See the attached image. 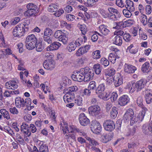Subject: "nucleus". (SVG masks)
<instances>
[{
  "label": "nucleus",
  "instance_id": "1",
  "mask_svg": "<svg viewBox=\"0 0 152 152\" xmlns=\"http://www.w3.org/2000/svg\"><path fill=\"white\" fill-rule=\"evenodd\" d=\"M94 75L93 71L88 67L81 68L79 71H75L72 76V79L75 81L87 82L92 80Z\"/></svg>",
  "mask_w": 152,
  "mask_h": 152
},
{
  "label": "nucleus",
  "instance_id": "2",
  "mask_svg": "<svg viewBox=\"0 0 152 152\" xmlns=\"http://www.w3.org/2000/svg\"><path fill=\"white\" fill-rule=\"evenodd\" d=\"M123 118L127 121H130V124L131 125L139 121L137 115L134 116L133 110L130 108L126 110L124 115Z\"/></svg>",
  "mask_w": 152,
  "mask_h": 152
},
{
  "label": "nucleus",
  "instance_id": "3",
  "mask_svg": "<svg viewBox=\"0 0 152 152\" xmlns=\"http://www.w3.org/2000/svg\"><path fill=\"white\" fill-rule=\"evenodd\" d=\"M37 40L35 36L31 34L28 36L26 39L25 44L26 48L28 50L34 49L37 45Z\"/></svg>",
  "mask_w": 152,
  "mask_h": 152
},
{
  "label": "nucleus",
  "instance_id": "4",
  "mask_svg": "<svg viewBox=\"0 0 152 152\" xmlns=\"http://www.w3.org/2000/svg\"><path fill=\"white\" fill-rule=\"evenodd\" d=\"M146 83L145 80L141 79L136 83L132 84L130 91L132 92L135 91L137 92L140 91L145 87Z\"/></svg>",
  "mask_w": 152,
  "mask_h": 152
},
{
  "label": "nucleus",
  "instance_id": "5",
  "mask_svg": "<svg viewBox=\"0 0 152 152\" xmlns=\"http://www.w3.org/2000/svg\"><path fill=\"white\" fill-rule=\"evenodd\" d=\"M28 10L25 12L24 15L25 16L29 17L35 15L38 11V8L34 4L29 3L27 5Z\"/></svg>",
  "mask_w": 152,
  "mask_h": 152
},
{
  "label": "nucleus",
  "instance_id": "6",
  "mask_svg": "<svg viewBox=\"0 0 152 152\" xmlns=\"http://www.w3.org/2000/svg\"><path fill=\"white\" fill-rule=\"evenodd\" d=\"M53 33L52 30L49 27L46 28L44 30L43 35V39L47 44L52 43V38L50 37Z\"/></svg>",
  "mask_w": 152,
  "mask_h": 152
},
{
  "label": "nucleus",
  "instance_id": "7",
  "mask_svg": "<svg viewBox=\"0 0 152 152\" xmlns=\"http://www.w3.org/2000/svg\"><path fill=\"white\" fill-rule=\"evenodd\" d=\"M108 11L110 12L108 17L109 19L116 21L120 17V13L117 10L112 7H110L108 9Z\"/></svg>",
  "mask_w": 152,
  "mask_h": 152
},
{
  "label": "nucleus",
  "instance_id": "8",
  "mask_svg": "<svg viewBox=\"0 0 152 152\" xmlns=\"http://www.w3.org/2000/svg\"><path fill=\"white\" fill-rule=\"evenodd\" d=\"M104 129L108 132H111L115 128V124L114 122L110 119L105 121L103 124Z\"/></svg>",
  "mask_w": 152,
  "mask_h": 152
},
{
  "label": "nucleus",
  "instance_id": "9",
  "mask_svg": "<svg viewBox=\"0 0 152 152\" xmlns=\"http://www.w3.org/2000/svg\"><path fill=\"white\" fill-rule=\"evenodd\" d=\"M100 108L98 105H94L90 106L88 108V112L90 114L96 117H97L101 113Z\"/></svg>",
  "mask_w": 152,
  "mask_h": 152
},
{
  "label": "nucleus",
  "instance_id": "10",
  "mask_svg": "<svg viewBox=\"0 0 152 152\" xmlns=\"http://www.w3.org/2000/svg\"><path fill=\"white\" fill-rule=\"evenodd\" d=\"M90 128L91 131L96 134L99 133L101 131L102 128L100 123L96 120H94L92 121Z\"/></svg>",
  "mask_w": 152,
  "mask_h": 152
},
{
  "label": "nucleus",
  "instance_id": "11",
  "mask_svg": "<svg viewBox=\"0 0 152 152\" xmlns=\"http://www.w3.org/2000/svg\"><path fill=\"white\" fill-rule=\"evenodd\" d=\"M20 130L22 133L24 134V136L26 137H29L31 135V132L29 129V126L26 124L23 123L21 126Z\"/></svg>",
  "mask_w": 152,
  "mask_h": 152
},
{
  "label": "nucleus",
  "instance_id": "12",
  "mask_svg": "<svg viewBox=\"0 0 152 152\" xmlns=\"http://www.w3.org/2000/svg\"><path fill=\"white\" fill-rule=\"evenodd\" d=\"M79 120L81 125L84 126L88 124L90 122L89 119L83 113H81L79 115Z\"/></svg>",
  "mask_w": 152,
  "mask_h": 152
},
{
  "label": "nucleus",
  "instance_id": "13",
  "mask_svg": "<svg viewBox=\"0 0 152 152\" xmlns=\"http://www.w3.org/2000/svg\"><path fill=\"white\" fill-rule=\"evenodd\" d=\"M136 69V67L132 65L125 64L124 65V71L126 73L129 74L133 73Z\"/></svg>",
  "mask_w": 152,
  "mask_h": 152
},
{
  "label": "nucleus",
  "instance_id": "14",
  "mask_svg": "<svg viewBox=\"0 0 152 152\" xmlns=\"http://www.w3.org/2000/svg\"><path fill=\"white\" fill-rule=\"evenodd\" d=\"M5 86L7 89L15 90L17 88L18 86L16 81L12 80L7 82L5 84Z\"/></svg>",
  "mask_w": 152,
  "mask_h": 152
},
{
  "label": "nucleus",
  "instance_id": "15",
  "mask_svg": "<svg viewBox=\"0 0 152 152\" xmlns=\"http://www.w3.org/2000/svg\"><path fill=\"white\" fill-rule=\"evenodd\" d=\"M129 99L128 96L124 95L121 96L118 100V104L121 106H125L129 102Z\"/></svg>",
  "mask_w": 152,
  "mask_h": 152
},
{
  "label": "nucleus",
  "instance_id": "16",
  "mask_svg": "<svg viewBox=\"0 0 152 152\" xmlns=\"http://www.w3.org/2000/svg\"><path fill=\"white\" fill-rule=\"evenodd\" d=\"M142 108L141 113H140L137 115L139 121H142L145 115V113L148 111V109L144 105L140 107Z\"/></svg>",
  "mask_w": 152,
  "mask_h": 152
},
{
  "label": "nucleus",
  "instance_id": "17",
  "mask_svg": "<svg viewBox=\"0 0 152 152\" xmlns=\"http://www.w3.org/2000/svg\"><path fill=\"white\" fill-rule=\"evenodd\" d=\"M15 104L16 106L19 108H21L25 106V102L23 98L18 97L15 99Z\"/></svg>",
  "mask_w": 152,
  "mask_h": 152
},
{
  "label": "nucleus",
  "instance_id": "18",
  "mask_svg": "<svg viewBox=\"0 0 152 152\" xmlns=\"http://www.w3.org/2000/svg\"><path fill=\"white\" fill-rule=\"evenodd\" d=\"M142 71L144 73H148L151 70V67L150 66L149 63L145 62L142 64L141 68Z\"/></svg>",
  "mask_w": 152,
  "mask_h": 152
},
{
  "label": "nucleus",
  "instance_id": "19",
  "mask_svg": "<svg viewBox=\"0 0 152 152\" xmlns=\"http://www.w3.org/2000/svg\"><path fill=\"white\" fill-rule=\"evenodd\" d=\"M61 44L58 42H54L47 48V50H57L61 46Z\"/></svg>",
  "mask_w": 152,
  "mask_h": 152
},
{
  "label": "nucleus",
  "instance_id": "20",
  "mask_svg": "<svg viewBox=\"0 0 152 152\" xmlns=\"http://www.w3.org/2000/svg\"><path fill=\"white\" fill-rule=\"evenodd\" d=\"M43 66L44 68L48 70H52L54 67V65L51 61H48L46 60L43 63Z\"/></svg>",
  "mask_w": 152,
  "mask_h": 152
},
{
  "label": "nucleus",
  "instance_id": "21",
  "mask_svg": "<svg viewBox=\"0 0 152 152\" xmlns=\"http://www.w3.org/2000/svg\"><path fill=\"white\" fill-rule=\"evenodd\" d=\"M99 31L102 34V35H107L110 32L109 30L104 25H100L99 27Z\"/></svg>",
  "mask_w": 152,
  "mask_h": 152
},
{
  "label": "nucleus",
  "instance_id": "22",
  "mask_svg": "<svg viewBox=\"0 0 152 152\" xmlns=\"http://www.w3.org/2000/svg\"><path fill=\"white\" fill-rule=\"evenodd\" d=\"M126 5L125 4V7L127 9H129L130 11H133L134 10V3L132 1L130 0H126L125 2Z\"/></svg>",
  "mask_w": 152,
  "mask_h": 152
},
{
  "label": "nucleus",
  "instance_id": "23",
  "mask_svg": "<svg viewBox=\"0 0 152 152\" xmlns=\"http://www.w3.org/2000/svg\"><path fill=\"white\" fill-rule=\"evenodd\" d=\"M146 91L147 90H146L145 91L146 93L144 96L146 102L147 104H150L152 102V94Z\"/></svg>",
  "mask_w": 152,
  "mask_h": 152
},
{
  "label": "nucleus",
  "instance_id": "24",
  "mask_svg": "<svg viewBox=\"0 0 152 152\" xmlns=\"http://www.w3.org/2000/svg\"><path fill=\"white\" fill-rule=\"evenodd\" d=\"M122 79L120 76H114V83L116 87H118L122 84Z\"/></svg>",
  "mask_w": 152,
  "mask_h": 152
},
{
  "label": "nucleus",
  "instance_id": "25",
  "mask_svg": "<svg viewBox=\"0 0 152 152\" xmlns=\"http://www.w3.org/2000/svg\"><path fill=\"white\" fill-rule=\"evenodd\" d=\"M17 28H18L16 26L13 29V34L14 36L15 37H17L23 36L24 34V32L23 31H20L19 29Z\"/></svg>",
  "mask_w": 152,
  "mask_h": 152
},
{
  "label": "nucleus",
  "instance_id": "26",
  "mask_svg": "<svg viewBox=\"0 0 152 152\" xmlns=\"http://www.w3.org/2000/svg\"><path fill=\"white\" fill-rule=\"evenodd\" d=\"M118 109L115 107H112V110L110 112V116L111 118H115L118 114Z\"/></svg>",
  "mask_w": 152,
  "mask_h": 152
},
{
  "label": "nucleus",
  "instance_id": "27",
  "mask_svg": "<svg viewBox=\"0 0 152 152\" xmlns=\"http://www.w3.org/2000/svg\"><path fill=\"white\" fill-rule=\"evenodd\" d=\"M113 40V43L116 45L121 46L122 44V38L121 37L118 35H117L115 37Z\"/></svg>",
  "mask_w": 152,
  "mask_h": 152
},
{
  "label": "nucleus",
  "instance_id": "28",
  "mask_svg": "<svg viewBox=\"0 0 152 152\" xmlns=\"http://www.w3.org/2000/svg\"><path fill=\"white\" fill-rule=\"evenodd\" d=\"M105 89V86L104 83H102L99 85L96 89V93L97 94H101Z\"/></svg>",
  "mask_w": 152,
  "mask_h": 152
},
{
  "label": "nucleus",
  "instance_id": "29",
  "mask_svg": "<svg viewBox=\"0 0 152 152\" xmlns=\"http://www.w3.org/2000/svg\"><path fill=\"white\" fill-rule=\"evenodd\" d=\"M137 130V127L135 126L131 128H130L129 130V132L126 134L127 137H129L130 136H133L136 132Z\"/></svg>",
  "mask_w": 152,
  "mask_h": 152
},
{
  "label": "nucleus",
  "instance_id": "30",
  "mask_svg": "<svg viewBox=\"0 0 152 152\" xmlns=\"http://www.w3.org/2000/svg\"><path fill=\"white\" fill-rule=\"evenodd\" d=\"M115 71L113 68H108L105 72V75L113 77L115 74Z\"/></svg>",
  "mask_w": 152,
  "mask_h": 152
},
{
  "label": "nucleus",
  "instance_id": "31",
  "mask_svg": "<svg viewBox=\"0 0 152 152\" xmlns=\"http://www.w3.org/2000/svg\"><path fill=\"white\" fill-rule=\"evenodd\" d=\"M93 69L96 74L99 75L101 73L102 67L100 64H97L94 65Z\"/></svg>",
  "mask_w": 152,
  "mask_h": 152
},
{
  "label": "nucleus",
  "instance_id": "32",
  "mask_svg": "<svg viewBox=\"0 0 152 152\" xmlns=\"http://www.w3.org/2000/svg\"><path fill=\"white\" fill-rule=\"evenodd\" d=\"M58 7L55 4H50L48 8V10L50 12H54L57 11Z\"/></svg>",
  "mask_w": 152,
  "mask_h": 152
},
{
  "label": "nucleus",
  "instance_id": "33",
  "mask_svg": "<svg viewBox=\"0 0 152 152\" xmlns=\"http://www.w3.org/2000/svg\"><path fill=\"white\" fill-rule=\"evenodd\" d=\"M0 113L7 120L10 119V117L9 112L5 109H1L0 110Z\"/></svg>",
  "mask_w": 152,
  "mask_h": 152
},
{
  "label": "nucleus",
  "instance_id": "34",
  "mask_svg": "<svg viewBox=\"0 0 152 152\" xmlns=\"http://www.w3.org/2000/svg\"><path fill=\"white\" fill-rule=\"evenodd\" d=\"M58 40L62 42L64 45H66L68 43V38L64 34L62 36L58 39Z\"/></svg>",
  "mask_w": 152,
  "mask_h": 152
},
{
  "label": "nucleus",
  "instance_id": "35",
  "mask_svg": "<svg viewBox=\"0 0 152 152\" xmlns=\"http://www.w3.org/2000/svg\"><path fill=\"white\" fill-rule=\"evenodd\" d=\"M30 23V21L29 20L27 19H24L23 20V22L21 23L23 26L26 28V31H28V26Z\"/></svg>",
  "mask_w": 152,
  "mask_h": 152
},
{
  "label": "nucleus",
  "instance_id": "36",
  "mask_svg": "<svg viewBox=\"0 0 152 152\" xmlns=\"http://www.w3.org/2000/svg\"><path fill=\"white\" fill-rule=\"evenodd\" d=\"M77 47V46L73 41L70 43L69 46L67 47V49L69 52H71L72 51L74 50Z\"/></svg>",
  "mask_w": 152,
  "mask_h": 152
},
{
  "label": "nucleus",
  "instance_id": "37",
  "mask_svg": "<svg viewBox=\"0 0 152 152\" xmlns=\"http://www.w3.org/2000/svg\"><path fill=\"white\" fill-rule=\"evenodd\" d=\"M83 4L86 7H92L95 4L94 0H87V1L83 0Z\"/></svg>",
  "mask_w": 152,
  "mask_h": 152
},
{
  "label": "nucleus",
  "instance_id": "38",
  "mask_svg": "<svg viewBox=\"0 0 152 152\" xmlns=\"http://www.w3.org/2000/svg\"><path fill=\"white\" fill-rule=\"evenodd\" d=\"M16 139L18 142L21 145H24L25 142L23 138L19 134H17L15 136Z\"/></svg>",
  "mask_w": 152,
  "mask_h": 152
},
{
  "label": "nucleus",
  "instance_id": "39",
  "mask_svg": "<svg viewBox=\"0 0 152 152\" xmlns=\"http://www.w3.org/2000/svg\"><path fill=\"white\" fill-rule=\"evenodd\" d=\"M92 57L94 59H98L101 57L100 51L97 50L94 52L92 54Z\"/></svg>",
  "mask_w": 152,
  "mask_h": 152
},
{
  "label": "nucleus",
  "instance_id": "40",
  "mask_svg": "<svg viewBox=\"0 0 152 152\" xmlns=\"http://www.w3.org/2000/svg\"><path fill=\"white\" fill-rule=\"evenodd\" d=\"M142 132L145 135H148L149 134V132H151V130L149 129V126L147 127L146 125L145 124L142 125Z\"/></svg>",
  "mask_w": 152,
  "mask_h": 152
},
{
  "label": "nucleus",
  "instance_id": "41",
  "mask_svg": "<svg viewBox=\"0 0 152 152\" xmlns=\"http://www.w3.org/2000/svg\"><path fill=\"white\" fill-rule=\"evenodd\" d=\"M64 33L60 30L56 31L54 33V37L57 39H59L64 34Z\"/></svg>",
  "mask_w": 152,
  "mask_h": 152
},
{
  "label": "nucleus",
  "instance_id": "42",
  "mask_svg": "<svg viewBox=\"0 0 152 152\" xmlns=\"http://www.w3.org/2000/svg\"><path fill=\"white\" fill-rule=\"evenodd\" d=\"M39 152H48V146L46 145L42 144L39 148Z\"/></svg>",
  "mask_w": 152,
  "mask_h": 152
},
{
  "label": "nucleus",
  "instance_id": "43",
  "mask_svg": "<svg viewBox=\"0 0 152 152\" xmlns=\"http://www.w3.org/2000/svg\"><path fill=\"white\" fill-rule=\"evenodd\" d=\"M75 104L79 106L82 105V99L81 97L79 96L75 100Z\"/></svg>",
  "mask_w": 152,
  "mask_h": 152
},
{
  "label": "nucleus",
  "instance_id": "44",
  "mask_svg": "<svg viewBox=\"0 0 152 152\" xmlns=\"http://www.w3.org/2000/svg\"><path fill=\"white\" fill-rule=\"evenodd\" d=\"M88 88L91 90H94L96 88V83L94 81L91 82L89 84Z\"/></svg>",
  "mask_w": 152,
  "mask_h": 152
},
{
  "label": "nucleus",
  "instance_id": "45",
  "mask_svg": "<svg viewBox=\"0 0 152 152\" xmlns=\"http://www.w3.org/2000/svg\"><path fill=\"white\" fill-rule=\"evenodd\" d=\"M78 89V88L76 86H72L69 87V89L66 90L67 92H68L70 94L74 93L76 92Z\"/></svg>",
  "mask_w": 152,
  "mask_h": 152
},
{
  "label": "nucleus",
  "instance_id": "46",
  "mask_svg": "<svg viewBox=\"0 0 152 152\" xmlns=\"http://www.w3.org/2000/svg\"><path fill=\"white\" fill-rule=\"evenodd\" d=\"M124 39L126 42H129L132 39V36L129 33H125L123 36Z\"/></svg>",
  "mask_w": 152,
  "mask_h": 152
},
{
  "label": "nucleus",
  "instance_id": "47",
  "mask_svg": "<svg viewBox=\"0 0 152 152\" xmlns=\"http://www.w3.org/2000/svg\"><path fill=\"white\" fill-rule=\"evenodd\" d=\"M130 10L124 9L123 10V13L125 17L129 18L132 15V13Z\"/></svg>",
  "mask_w": 152,
  "mask_h": 152
},
{
  "label": "nucleus",
  "instance_id": "48",
  "mask_svg": "<svg viewBox=\"0 0 152 152\" xmlns=\"http://www.w3.org/2000/svg\"><path fill=\"white\" fill-rule=\"evenodd\" d=\"M95 34H93L91 37V40L93 42H95L97 40L98 37L97 35H98L101 36H102V35L98 32H97L95 31Z\"/></svg>",
  "mask_w": 152,
  "mask_h": 152
},
{
  "label": "nucleus",
  "instance_id": "49",
  "mask_svg": "<svg viewBox=\"0 0 152 152\" xmlns=\"http://www.w3.org/2000/svg\"><path fill=\"white\" fill-rule=\"evenodd\" d=\"M44 48V45H42V42H39L37 45L36 50L37 52H40Z\"/></svg>",
  "mask_w": 152,
  "mask_h": 152
},
{
  "label": "nucleus",
  "instance_id": "50",
  "mask_svg": "<svg viewBox=\"0 0 152 152\" xmlns=\"http://www.w3.org/2000/svg\"><path fill=\"white\" fill-rule=\"evenodd\" d=\"M100 61V63L104 66H107L109 64V61L105 58H102Z\"/></svg>",
  "mask_w": 152,
  "mask_h": 152
},
{
  "label": "nucleus",
  "instance_id": "51",
  "mask_svg": "<svg viewBox=\"0 0 152 152\" xmlns=\"http://www.w3.org/2000/svg\"><path fill=\"white\" fill-rule=\"evenodd\" d=\"M116 58V56L115 54L113 53L110 54L108 57V59L113 63H114L115 62Z\"/></svg>",
  "mask_w": 152,
  "mask_h": 152
},
{
  "label": "nucleus",
  "instance_id": "52",
  "mask_svg": "<svg viewBox=\"0 0 152 152\" xmlns=\"http://www.w3.org/2000/svg\"><path fill=\"white\" fill-rule=\"evenodd\" d=\"M143 100L142 97L141 96L138 97L137 100V105L140 107L143 106Z\"/></svg>",
  "mask_w": 152,
  "mask_h": 152
},
{
  "label": "nucleus",
  "instance_id": "53",
  "mask_svg": "<svg viewBox=\"0 0 152 152\" xmlns=\"http://www.w3.org/2000/svg\"><path fill=\"white\" fill-rule=\"evenodd\" d=\"M113 106L112 102H107L105 104V110L107 112H109Z\"/></svg>",
  "mask_w": 152,
  "mask_h": 152
},
{
  "label": "nucleus",
  "instance_id": "54",
  "mask_svg": "<svg viewBox=\"0 0 152 152\" xmlns=\"http://www.w3.org/2000/svg\"><path fill=\"white\" fill-rule=\"evenodd\" d=\"M73 42L77 47L80 46L83 43V40L82 38H79L76 40L73 41Z\"/></svg>",
  "mask_w": 152,
  "mask_h": 152
},
{
  "label": "nucleus",
  "instance_id": "55",
  "mask_svg": "<svg viewBox=\"0 0 152 152\" xmlns=\"http://www.w3.org/2000/svg\"><path fill=\"white\" fill-rule=\"evenodd\" d=\"M86 53V50L85 49L84 47H81L78 50L76 54L77 56H80V54H83Z\"/></svg>",
  "mask_w": 152,
  "mask_h": 152
},
{
  "label": "nucleus",
  "instance_id": "56",
  "mask_svg": "<svg viewBox=\"0 0 152 152\" xmlns=\"http://www.w3.org/2000/svg\"><path fill=\"white\" fill-rule=\"evenodd\" d=\"M141 21L143 25H145L147 23V16L145 15H142L141 16Z\"/></svg>",
  "mask_w": 152,
  "mask_h": 152
},
{
  "label": "nucleus",
  "instance_id": "57",
  "mask_svg": "<svg viewBox=\"0 0 152 152\" xmlns=\"http://www.w3.org/2000/svg\"><path fill=\"white\" fill-rule=\"evenodd\" d=\"M118 96L116 92H113L111 94L110 97L112 102H114L117 99Z\"/></svg>",
  "mask_w": 152,
  "mask_h": 152
},
{
  "label": "nucleus",
  "instance_id": "58",
  "mask_svg": "<svg viewBox=\"0 0 152 152\" xmlns=\"http://www.w3.org/2000/svg\"><path fill=\"white\" fill-rule=\"evenodd\" d=\"M75 94H70L68 92H67V91H66V94L64 97H65L66 96V98H68V99H70L72 100H73V99L75 98Z\"/></svg>",
  "mask_w": 152,
  "mask_h": 152
},
{
  "label": "nucleus",
  "instance_id": "59",
  "mask_svg": "<svg viewBox=\"0 0 152 152\" xmlns=\"http://www.w3.org/2000/svg\"><path fill=\"white\" fill-rule=\"evenodd\" d=\"M86 138L87 140H88L90 143L93 145H96L98 144V142L94 139L91 138L90 137H86Z\"/></svg>",
  "mask_w": 152,
  "mask_h": 152
},
{
  "label": "nucleus",
  "instance_id": "60",
  "mask_svg": "<svg viewBox=\"0 0 152 152\" xmlns=\"http://www.w3.org/2000/svg\"><path fill=\"white\" fill-rule=\"evenodd\" d=\"M29 130L33 133H34L36 132L37 131V128L33 124H30L29 126Z\"/></svg>",
  "mask_w": 152,
  "mask_h": 152
},
{
  "label": "nucleus",
  "instance_id": "61",
  "mask_svg": "<svg viewBox=\"0 0 152 152\" xmlns=\"http://www.w3.org/2000/svg\"><path fill=\"white\" fill-rule=\"evenodd\" d=\"M116 4L117 6L121 8L125 6L124 3L122 0H116Z\"/></svg>",
  "mask_w": 152,
  "mask_h": 152
},
{
  "label": "nucleus",
  "instance_id": "62",
  "mask_svg": "<svg viewBox=\"0 0 152 152\" xmlns=\"http://www.w3.org/2000/svg\"><path fill=\"white\" fill-rule=\"evenodd\" d=\"M53 15L56 17H59L64 12V10L62 9L58 10L56 12H55Z\"/></svg>",
  "mask_w": 152,
  "mask_h": 152
},
{
  "label": "nucleus",
  "instance_id": "63",
  "mask_svg": "<svg viewBox=\"0 0 152 152\" xmlns=\"http://www.w3.org/2000/svg\"><path fill=\"white\" fill-rule=\"evenodd\" d=\"M134 21L132 20H128L125 21L126 27L130 26L134 24Z\"/></svg>",
  "mask_w": 152,
  "mask_h": 152
},
{
  "label": "nucleus",
  "instance_id": "64",
  "mask_svg": "<svg viewBox=\"0 0 152 152\" xmlns=\"http://www.w3.org/2000/svg\"><path fill=\"white\" fill-rule=\"evenodd\" d=\"M107 83L108 85H110L113 82L114 83V77L109 76L107 77Z\"/></svg>",
  "mask_w": 152,
  "mask_h": 152
}]
</instances>
